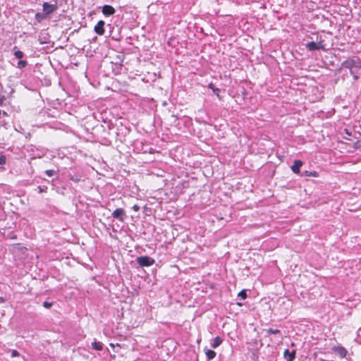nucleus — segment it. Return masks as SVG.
<instances>
[{
	"instance_id": "nucleus-1",
	"label": "nucleus",
	"mask_w": 361,
	"mask_h": 361,
	"mask_svg": "<svg viewBox=\"0 0 361 361\" xmlns=\"http://www.w3.org/2000/svg\"><path fill=\"white\" fill-rule=\"evenodd\" d=\"M341 68L348 69L349 71L361 69V59L357 56L348 58L341 63Z\"/></svg>"
},
{
	"instance_id": "nucleus-2",
	"label": "nucleus",
	"mask_w": 361,
	"mask_h": 361,
	"mask_svg": "<svg viewBox=\"0 0 361 361\" xmlns=\"http://www.w3.org/2000/svg\"><path fill=\"white\" fill-rule=\"evenodd\" d=\"M324 41L320 39L317 42H310L306 44V48L309 51H315V50H325V46L324 44Z\"/></svg>"
},
{
	"instance_id": "nucleus-3",
	"label": "nucleus",
	"mask_w": 361,
	"mask_h": 361,
	"mask_svg": "<svg viewBox=\"0 0 361 361\" xmlns=\"http://www.w3.org/2000/svg\"><path fill=\"white\" fill-rule=\"evenodd\" d=\"M264 331L266 332V337H268L271 334L276 336L274 342H281L283 341V336L279 329L269 328Z\"/></svg>"
},
{
	"instance_id": "nucleus-4",
	"label": "nucleus",
	"mask_w": 361,
	"mask_h": 361,
	"mask_svg": "<svg viewBox=\"0 0 361 361\" xmlns=\"http://www.w3.org/2000/svg\"><path fill=\"white\" fill-rule=\"evenodd\" d=\"M137 262L141 267H149L154 263V259L148 256H142L137 258Z\"/></svg>"
},
{
	"instance_id": "nucleus-5",
	"label": "nucleus",
	"mask_w": 361,
	"mask_h": 361,
	"mask_svg": "<svg viewBox=\"0 0 361 361\" xmlns=\"http://www.w3.org/2000/svg\"><path fill=\"white\" fill-rule=\"evenodd\" d=\"M43 12L48 16L49 15L55 12L57 8V4L55 3L54 4H50L48 2H44L43 5Z\"/></svg>"
},
{
	"instance_id": "nucleus-6",
	"label": "nucleus",
	"mask_w": 361,
	"mask_h": 361,
	"mask_svg": "<svg viewBox=\"0 0 361 361\" xmlns=\"http://www.w3.org/2000/svg\"><path fill=\"white\" fill-rule=\"evenodd\" d=\"M112 216L123 222L125 219L126 212L123 208H117L113 212Z\"/></svg>"
},
{
	"instance_id": "nucleus-7",
	"label": "nucleus",
	"mask_w": 361,
	"mask_h": 361,
	"mask_svg": "<svg viewBox=\"0 0 361 361\" xmlns=\"http://www.w3.org/2000/svg\"><path fill=\"white\" fill-rule=\"evenodd\" d=\"M104 25L105 23L104 20H99L97 23V25L94 27V31L98 35H103L104 34L105 30H104Z\"/></svg>"
},
{
	"instance_id": "nucleus-8",
	"label": "nucleus",
	"mask_w": 361,
	"mask_h": 361,
	"mask_svg": "<svg viewBox=\"0 0 361 361\" xmlns=\"http://www.w3.org/2000/svg\"><path fill=\"white\" fill-rule=\"evenodd\" d=\"M102 13L105 16H111L115 13V9L111 5H104L102 7Z\"/></svg>"
},
{
	"instance_id": "nucleus-9",
	"label": "nucleus",
	"mask_w": 361,
	"mask_h": 361,
	"mask_svg": "<svg viewBox=\"0 0 361 361\" xmlns=\"http://www.w3.org/2000/svg\"><path fill=\"white\" fill-rule=\"evenodd\" d=\"M283 356L286 361H293L295 357V351L293 350L290 352L288 349H286L283 353Z\"/></svg>"
},
{
	"instance_id": "nucleus-10",
	"label": "nucleus",
	"mask_w": 361,
	"mask_h": 361,
	"mask_svg": "<svg viewBox=\"0 0 361 361\" xmlns=\"http://www.w3.org/2000/svg\"><path fill=\"white\" fill-rule=\"evenodd\" d=\"M334 352H336L341 358H344L347 355V350L344 347L337 346L334 348Z\"/></svg>"
},
{
	"instance_id": "nucleus-11",
	"label": "nucleus",
	"mask_w": 361,
	"mask_h": 361,
	"mask_svg": "<svg viewBox=\"0 0 361 361\" xmlns=\"http://www.w3.org/2000/svg\"><path fill=\"white\" fill-rule=\"evenodd\" d=\"M302 165V161L300 160H295L291 166V170L295 173H300V169Z\"/></svg>"
},
{
	"instance_id": "nucleus-12",
	"label": "nucleus",
	"mask_w": 361,
	"mask_h": 361,
	"mask_svg": "<svg viewBox=\"0 0 361 361\" xmlns=\"http://www.w3.org/2000/svg\"><path fill=\"white\" fill-rule=\"evenodd\" d=\"M222 338L220 336H216L214 338L212 343H211V346L213 348H216L222 343Z\"/></svg>"
},
{
	"instance_id": "nucleus-13",
	"label": "nucleus",
	"mask_w": 361,
	"mask_h": 361,
	"mask_svg": "<svg viewBox=\"0 0 361 361\" xmlns=\"http://www.w3.org/2000/svg\"><path fill=\"white\" fill-rule=\"evenodd\" d=\"M204 352L207 359L209 360L214 359L216 356V353L213 350L205 348Z\"/></svg>"
},
{
	"instance_id": "nucleus-14",
	"label": "nucleus",
	"mask_w": 361,
	"mask_h": 361,
	"mask_svg": "<svg viewBox=\"0 0 361 361\" xmlns=\"http://www.w3.org/2000/svg\"><path fill=\"white\" fill-rule=\"evenodd\" d=\"M359 71H360V70H356V69L350 71V75L353 76L354 80H355V81L357 80L360 77Z\"/></svg>"
},
{
	"instance_id": "nucleus-15",
	"label": "nucleus",
	"mask_w": 361,
	"mask_h": 361,
	"mask_svg": "<svg viewBox=\"0 0 361 361\" xmlns=\"http://www.w3.org/2000/svg\"><path fill=\"white\" fill-rule=\"evenodd\" d=\"M47 17V16L44 12L42 13H37L35 16L36 20L39 23H40L42 20L45 19Z\"/></svg>"
},
{
	"instance_id": "nucleus-16",
	"label": "nucleus",
	"mask_w": 361,
	"mask_h": 361,
	"mask_svg": "<svg viewBox=\"0 0 361 361\" xmlns=\"http://www.w3.org/2000/svg\"><path fill=\"white\" fill-rule=\"evenodd\" d=\"M92 346L97 350H102L103 348V344L101 342L94 341L92 343Z\"/></svg>"
},
{
	"instance_id": "nucleus-17",
	"label": "nucleus",
	"mask_w": 361,
	"mask_h": 361,
	"mask_svg": "<svg viewBox=\"0 0 361 361\" xmlns=\"http://www.w3.org/2000/svg\"><path fill=\"white\" fill-rule=\"evenodd\" d=\"M209 88L212 89L213 92L217 96L219 97L220 90L218 87H216L212 83L209 85Z\"/></svg>"
},
{
	"instance_id": "nucleus-18",
	"label": "nucleus",
	"mask_w": 361,
	"mask_h": 361,
	"mask_svg": "<svg viewBox=\"0 0 361 361\" xmlns=\"http://www.w3.org/2000/svg\"><path fill=\"white\" fill-rule=\"evenodd\" d=\"M238 296L241 299V300H245L247 298V293H246V290H240L239 293H238Z\"/></svg>"
},
{
	"instance_id": "nucleus-19",
	"label": "nucleus",
	"mask_w": 361,
	"mask_h": 361,
	"mask_svg": "<svg viewBox=\"0 0 361 361\" xmlns=\"http://www.w3.org/2000/svg\"><path fill=\"white\" fill-rule=\"evenodd\" d=\"M14 55L17 59H22L24 56V54L20 50H16L14 52Z\"/></svg>"
},
{
	"instance_id": "nucleus-20",
	"label": "nucleus",
	"mask_w": 361,
	"mask_h": 361,
	"mask_svg": "<svg viewBox=\"0 0 361 361\" xmlns=\"http://www.w3.org/2000/svg\"><path fill=\"white\" fill-rule=\"evenodd\" d=\"M27 63L26 61H24V60L19 61L18 63V68H25L27 66Z\"/></svg>"
},
{
	"instance_id": "nucleus-21",
	"label": "nucleus",
	"mask_w": 361,
	"mask_h": 361,
	"mask_svg": "<svg viewBox=\"0 0 361 361\" xmlns=\"http://www.w3.org/2000/svg\"><path fill=\"white\" fill-rule=\"evenodd\" d=\"M305 176H313V177H317L318 176V173L316 172V171H313V172H308L307 171H306L305 172Z\"/></svg>"
},
{
	"instance_id": "nucleus-22",
	"label": "nucleus",
	"mask_w": 361,
	"mask_h": 361,
	"mask_svg": "<svg viewBox=\"0 0 361 361\" xmlns=\"http://www.w3.org/2000/svg\"><path fill=\"white\" fill-rule=\"evenodd\" d=\"M53 305V303L52 302H47V301H44L43 302V306L45 307V308H50L51 307H52Z\"/></svg>"
},
{
	"instance_id": "nucleus-23",
	"label": "nucleus",
	"mask_w": 361,
	"mask_h": 361,
	"mask_svg": "<svg viewBox=\"0 0 361 361\" xmlns=\"http://www.w3.org/2000/svg\"><path fill=\"white\" fill-rule=\"evenodd\" d=\"M6 158L4 155H0V164L2 165V164H6Z\"/></svg>"
},
{
	"instance_id": "nucleus-24",
	"label": "nucleus",
	"mask_w": 361,
	"mask_h": 361,
	"mask_svg": "<svg viewBox=\"0 0 361 361\" xmlns=\"http://www.w3.org/2000/svg\"><path fill=\"white\" fill-rule=\"evenodd\" d=\"M45 173L47 174V176H48L49 177H51L54 175V171L53 170H51V169H49V170H46L45 171Z\"/></svg>"
},
{
	"instance_id": "nucleus-25",
	"label": "nucleus",
	"mask_w": 361,
	"mask_h": 361,
	"mask_svg": "<svg viewBox=\"0 0 361 361\" xmlns=\"http://www.w3.org/2000/svg\"><path fill=\"white\" fill-rule=\"evenodd\" d=\"M20 355L19 353L18 350H12V353H11V356L12 357H18Z\"/></svg>"
},
{
	"instance_id": "nucleus-26",
	"label": "nucleus",
	"mask_w": 361,
	"mask_h": 361,
	"mask_svg": "<svg viewBox=\"0 0 361 361\" xmlns=\"http://www.w3.org/2000/svg\"><path fill=\"white\" fill-rule=\"evenodd\" d=\"M5 99H6L5 96L0 94V106H2L4 104Z\"/></svg>"
},
{
	"instance_id": "nucleus-27",
	"label": "nucleus",
	"mask_w": 361,
	"mask_h": 361,
	"mask_svg": "<svg viewBox=\"0 0 361 361\" xmlns=\"http://www.w3.org/2000/svg\"><path fill=\"white\" fill-rule=\"evenodd\" d=\"M38 189H39V192L42 193V192H47V187L42 188V187L39 186V187H38Z\"/></svg>"
},
{
	"instance_id": "nucleus-28",
	"label": "nucleus",
	"mask_w": 361,
	"mask_h": 361,
	"mask_svg": "<svg viewBox=\"0 0 361 361\" xmlns=\"http://www.w3.org/2000/svg\"><path fill=\"white\" fill-rule=\"evenodd\" d=\"M132 209L135 211V212H138L140 210V207L137 205V204H134L132 207Z\"/></svg>"
},
{
	"instance_id": "nucleus-29",
	"label": "nucleus",
	"mask_w": 361,
	"mask_h": 361,
	"mask_svg": "<svg viewBox=\"0 0 361 361\" xmlns=\"http://www.w3.org/2000/svg\"><path fill=\"white\" fill-rule=\"evenodd\" d=\"M0 301L4 302H5V299L3 297H1L0 298Z\"/></svg>"
}]
</instances>
